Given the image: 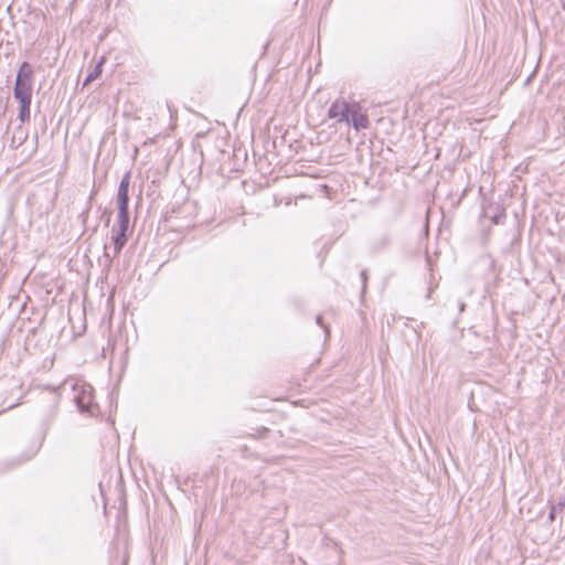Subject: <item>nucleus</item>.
<instances>
[{
  "mask_svg": "<svg viewBox=\"0 0 565 565\" xmlns=\"http://www.w3.org/2000/svg\"><path fill=\"white\" fill-rule=\"evenodd\" d=\"M105 257H107L108 259H111V257L109 256V254L107 252H105Z\"/></svg>",
  "mask_w": 565,
  "mask_h": 565,
  "instance_id": "nucleus-18",
  "label": "nucleus"
},
{
  "mask_svg": "<svg viewBox=\"0 0 565 565\" xmlns=\"http://www.w3.org/2000/svg\"><path fill=\"white\" fill-rule=\"evenodd\" d=\"M114 256L117 257L127 243V231L113 228Z\"/></svg>",
  "mask_w": 565,
  "mask_h": 565,
  "instance_id": "nucleus-8",
  "label": "nucleus"
},
{
  "mask_svg": "<svg viewBox=\"0 0 565 565\" xmlns=\"http://www.w3.org/2000/svg\"><path fill=\"white\" fill-rule=\"evenodd\" d=\"M349 119L350 122L348 124L351 125L356 131L366 129L370 126L367 115L362 111V107L356 102H353V111Z\"/></svg>",
  "mask_w": 565,
  "mask_h": 565,
  "instance_id": "nucleus-6",
  "label": "nucleus"
},
{
  "mask_svg": "<svg viewBox=\"0 0 565 565\" xmlns=\"http://www.w3.org/2000/svg\"><path fill=\"white\" fill-rule=\"evenodd\" d=\"M64 388V383L57 385L38 384V403L41 404L43 412L42 437L40 445H38V449L41 447L45 435L57 414V407Z\"/></svg>",
  "mask_w": 565,
  "mask_h": 565,
  "instance_id": "nucleus-1",
  "label": "nucleus"
},
{
  "mask_svg": "<svg viewBox=\"0 0 565 565\" xmlns=\"http://www.w3.org/2000/svg\"><path fill=\"white\" fill-rule=\"evenodd\" d=\"M127 561L125 559L121 565H126Z\"/></svg>",
  "mask_w": 565,
  "mask_h": 565,
  "instance_id": "nucleus-19",
  "label": "nucleus"
},
{
  "mask_svg": "<svg viewBox=\"0 0 565 565\" xmlns=\"http://www.w3.org/2000/svg\"><path fill=\"white\" fill-rule=\"evenodd\" d=\"M33 458V451L28 450L19 456L12 458L11 460H6L0 463V472H7L9 470L15 469L23 463L30 461Z\"/></svg>",
  "mask_w": 565,
  "mask_h": 565,
  "instance_id": "nucleus-7",
  "label": "nucleus"
},
{
  "mask_svg": "<svg viewBox=\"0 0 565 565\" xmlns=\"http://www.w3.org/2000/svg\"><path fill=\"white\" fill-rule=\"evenodd\" d=\"M129 183H130V172H126L122 179L120 180L118 192H117V201H118V228L117 230H126L129 228Z\"/></svg>",
  "mask_w": 565,
  "mask_h": 565,
  "instance_id": "nucleus-3",
  "label": "nucleus"
},
{
  "mask_svg": "<svg viewBox=\"0 0 565 565\" xmlns=\"http://www.w3.org/2000/svg\"><path fill=\"white\" fill-rule=\"evenodd\" d=\"M94 390L90 385H82L81 390L74 396V402L82 414L96 416L99 412L97 404L94 402Z\"/></svg>",
  "mask_w": 565,
  "mask_h": 565,
  "instance_id": "nucleus-4",
  "label": "nucleus"
},
{
  "mask_svg": "<svg viewBox=\"0 0 565 565\" xmlns=\"http://www.w3.org/2000/svg\"><path fill=\"white\" fill-rule=\"evenodd\" d=\"M360 277H361V281H362V296L365 294V290H366V282H367V271L366 269H363L360 274Z\"/></svg>",
  "mask_w": 565,
  "mask_h": 565,
  "instance_id": "nucleus-12",
  "label": "nucleus"
},
{
  "mask_svg": "<svg viewBox=\"0 0 565 565\" xmlns=\"http://www.w3.org/2000/svg\"><path fill=\"white\" fill-rule=\"evenodd\" d=\"M316 322H317V324H318V326H320V327L324 330L326 334L328 335V334H329V330H328V328L324 326V323H323V318H322V316H321V315H318V316H317V318H316Z\"/></svg>",
  "mask_w": 565,
  "mask_h": 565,
  "instance_id": "nucleus-13",
  "label": "nucleus"
},
{
  "mask_svg": "<svg viewBox=\"0 0 565 565\" xmlns=\"http://www.w3.org/2000/svg\"><path fill=\"white\" fill-rule=\"evenodd\" d=\"M391 244V236L388 234H382L376 237L371 244V250L373 253H381L385 250Z\"/></svg>",
  "mask_w": 565,
  "mask_h": 565,
  "instance_id": "nucleus-9",
  "label": "nucleus"
},
{
  "mask_svg": "<svg viewBox=\"0 0 565 565\" xmlns=\"http://www.w3.org/2000/svg\"><path fill=\"white\" fill-rule=\"evenodd\" d=\"M561 2H562L563 10H565V0H561Z\"/></svg>",
  "mask_w": 565,
  "mask_h": 565,
  "instance_id": "nucleus-17",
  "label": "nucleus"
},
{
  "mask_svg": "<svg viewBox=\"0 0 565 565\" xmlns=\"http://www.w3.org/2000/svg\"><path fill=\"white\" fill-rule=\"evenodd\" d=\"M192 207H193V205H192V203H190V202H186V203H184V205H183V209H185V210H190V209H192Z\"/></svg>",
  "mask_w": 565,
  "mask_h": 565,
  "instance_id": "nucleus-15",
  "label": "nucleus"
},
{
  "mask_svg": "<svg viewBox=\"0 0 565 565\" xmlns=\"http://www.w3.org/2000/svg\"><path fill=\"white\" fill-rule=\"evenodd\" d=\"M33 68L24 62L17 74L14 85V98L19 102V118L21 121L30 120V106L32 98Z\"/></svg>",
  "mask_w": 565,
  "mask_h": 565,
  "instance_id": "nucleus-2",
  "label": "nucleus"
},
{
  "mask_svg": "<svg viewBox=\"0 0 565 565\" xmlns=\"http://www.w3.org/2000/svg\"><path fill=\"white\" fill-rule=\"evenodd\" d=\"M174 214H177V211H175V210H172V215H171L170 217H178V216H177V215H174Z\"/></svg>",
  "mask_w": 565,
  "mask_h": 565,
  "instance_id": "nucleus-16",
  "label": "nucleus"
},
{
  "mask_svg": "<svg viewBox=\"0 0 565 565\" xmlns=\"http://www.w3.org/2000/svg\"><path fill=\"white\" fill-rule=\"evenodd\" d=\"M103 63H104V58H102L96 65L95 67L86 75L84 82H83V85L86 86L88 85L89 83H92L93 81H95L102 73V66H103Z\"/></svg>",
  "mask_w": 565,
  "mask_h": 565,
  "instance_id": "nucleus-10",
  "label": "nucleus"
},
{
  "mask_svg": "<svg viewBox=\"0 0 565 565\" xmlns=\"http://www.w3.org/2000/svg\"><path fill=\"white\" fill-rule=\"evenodd\" d=\"M564 503L559 502L557 504H551L550 513H548V520L553 522L556 518V514L563 511Z\"/></svg>",
  "mask_w": 565,
  "mask_h": 565,
  "instance_id": "nucleus-11",
  "label": "nucleus"
},
{
  "mask_svg": "<svg viewBox=\"0 0 565 565\" xmlns=\"http://www.w3.org/2000/svg\"><path fill=\"white\" fill-rule=\"evenodd\" d=\"M353 111V102L350 103L343 98L335 99L328 109V117L338 122H350V116Z\"/></svg>",
  "mask_w": 565,
  "mask_h": 565,
  "instance_id": "nucleus-5",
  "label": "nucleus"
},
{
  "mask_svg": "<svg viewBox=\"0 0 565 565\" xmlns=\"http://www.w3.org/2000/svg\"><path fill=\"white\" fill-rule=\"evenodd\" d=\"M458 308H459V312H463V311H465V309H466V303H465V301L459 300V301H458Z\"/></svg>",
  "mask_w": 565,
  "mask_h": 565,
  "instance_id": "nucleus-14",
  "label": "nucleus"
}]
</instances>
